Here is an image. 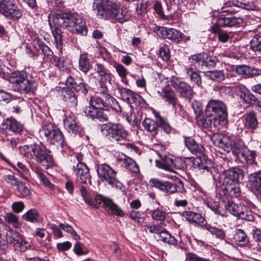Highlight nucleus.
Wrapping results in <instances>:
<instances>
[{"label":"nucleus","instance_id":"54","mask_svg":"<svg viewBox=\"0 0 261 261\" xmlns=\"http://www.w3.org/2000/svg\"><path fill=\"white\" fill-rule=\"evenodd\" d=\"M233 238L236 241L243 242L244 244L248 242V239L247 238V235L244 231L241 229H236Z\"/></svg>","mask_w":261,"mask_h":261},{"label":"nucleus","instance_id":"10","mask_svg":"<svg viewBox=\"0 0 261 261\" xmlns=\"http://www.w3.org/2000/svg\"><path fill=\"white\" fill-rule=\"evenodd\" d=\"M25 71H16L12 73V83L15 90L21 93H28L32 91L33 83L28 79Z\"/></svg>","mask_w":261,"mask_h":261},{"label":"nucleus","instance_id":"46","mask_svg":"<svg viewBox=\"0 0 261 261\" xmlns=\"http://www.w3.org/2000/svg\"><path fill=\"white\" fill-rule=\"evenodd\" d=\"M243 205H244L241 204L239 205L232 201H228L225 204V208L231 215L238 217L240 214V212L241 211L240 209H242Z\"/></svg>","mask_w":261,"mask_h":261},{"label":"nucleus","instance_id":"32","mask_svg":"<svg viewBox=\"0 0 261 261\" xmlns=\"http://www.w3.org/2000/svg\"><path fill=\"white\" fill-rule=\"evenodd\" d=\"M130 17V14L126 9H120L118 6L117 11L114 13V16L112 17L111 19L115 20L120 23H123L128 21Z\"/></svg>","mask_w":261,"mask_h":261},{"label":"nucleus","instance_id":"17","mask_svg":"<svg viewBox=\"0 0 261 261\" xmlns=\"http://www.w3.org/2000/svg\"><path fill=\"white\" fill-rule=\"evenodd\" d=\"M151 187H155L160 190L168 194H172L177 191L176 184L168 181L163 180L158 178H153L149 180Z\"/></svg>","mask_w":261,"mask_h":261},{"label":"nucleus","instance_id":"49","mask_svg":"<svg viewBox=\"0 0 261 261\" xmlns=\"http://www.w3.org/2000/svg\"><path fill=\"white\" fill-rule=\"evenodd\" d=\"M251 48L257 55H261V35H255L250 41Z\"/></svg>","mask_w":261,"mask_h":261},{"label":"nucleus","instance_id":"19","mask_svg":"<svg viewBox=\"0 0 261 261\" xmlns=\"http://www.w3.org/2000/svg\"><path fill=\"white\" fill-rule=\"evenodd\" d=\"M157 35L163 39H168L178 43L182 39L181 33L174 29L159 27L156 30Z\"/></svg>","mask_w":261,"mask_h":261},{"label":"nucleus","instance_id":"53","mask_svg":"<svg viewBox=\"0 0 261 261\" xmlns=\"http://www.w3.org/2000/svg\"><path fill=\"white\" fill-rule=\"evenodd\" d=\"M59 226L60 228L70 233L75 240H78L81 239L80 236L76 233L72 226L68 224L60 223Z\"/></svg>","mask_w":261,"mask_h":261},{"label":"nucleus","instance_id":"43","mask_svg":"<svg viewBox=\"0 0 261 261\" xmlns=\"http://www.w3.org/2000/svg\"><path fill=\"white\" fill-rule=\"evenodd\" d=\"M192 108L194 112V113L196 116V118L197 120V124L202 127L204 128V126L200 124L199 123V120L206 119V117L202 116L203 112L202 109L199 103V102L196 100H194L192 103Z\"/></svg>","mask_w":261,"mask_h":261},{"label":"nucleus","instance_id":"51","mask_svg":"<svg viewBox=\"0 0 261 261\" xmlns=\"http://www.w3.org/2000/svg\"><path fill=\"white\" fill-rule=\"evenodd\" d=\"M240 210L238 218L248 221H253L254 220V216L252 212L247 209L245 205H243Z\"/></svg>","mask_w":261,"mask_h":261},{"label":"nucleus","instance_id":"31","mask_svg":"<svg viewBox=\"0 0 261 261\" xmlns=\"http://www.w3.org/2000/svg\"><path fill=\"white\" fill-rule=\"evenodd\" d=\"M236 72L241 75H245L248 76H253L259 75L261 70L245 65H239L236 68Z\"/></svg>","mask_w":261,"mask_h":261},{"label":"nucleus","instance_id":"6","mask_svg":"<svg viewBox=\"0 0 261 261\" xmlns=\"http://www.w3.org/2000/svg\"><path fill=\"white\" fill-rule=\"evenodd\" d=\"M40 134V136L44 138L49 143L63 146L64 138L62 133L51 122L44 121Z\"/></svg>","mask_w":261,"mask_h":261},{"label":"nucleus","instance_id":"15","mask_svg":"<svg viewBox=\"0 0 261 261\" xmlns=\"http://www.w3.org/2000/svg\"><path fill=\"white\" fill-rule=\"evenodd\" d=\"M171 82V85L179 93L181 97L189 100L192 99L195 92L188 83L177 79H172Z\"/></svg>","mask_w":261,"mask_h":261},{"label":"nucleus","instance_id":"2","mask_svg":"<svg viewBox=\"0 0 261 261\" xmlns=\"http://www.w3.org/2000/svg\"><path fill=\"white\" fill-rule=\"evenodd\" d=\"M206 119L199 120V123L205 128L215 132L227 122V110L226 105L219 100L210 99L206 106Z\"/></svg>","mask_w":261,"mask_h":261},{"label":"nucleus","instance_id":"28","mask_svg":"<svg viewBox=\"0 0 261 261\" xmlns=\"http://www.w3.org/2000/svg\"><path fill=\"white\" fill-rule=\"evenodd\" d=\"M158 114H155L156 120L152 119L146 118L142 122V125L144 129L146 130L152 137H155L159 129L157 123V116Z\"/></svg>","mask_w":261,"mask_h":261},{"label":"nucleus","instance_id":"18","mask_svg":"<svg viewBox=\"0 0 261 261\" xmlns=\"http://www.w3.org/2000/svg\"><path fill=\"white\" fill-rule=\"evenodd\" d=\"M95 201L96 204H95L98 206V207H99L98 204L103 203L102 206L108 208V211H110V213L112 214L119 216H123L124 215V213L122 210L111 199L105 198L100 195H97L95 197Z\"/></svg>","mask_w":261,"mask_h":261},{"label":"nucleus","instance_id":"27","mask_svg":"<svg viewBox=\"0 0 261 261\" xmlns=\"http://www.w3.org/2000/svg\"><path fill=\"white\" fill-rule=\"evenodd\" d=\"M65 128L68 132L76 134L83 130V127L75 118L72 116L67 117L64 121Z\"/></svg>","mask_w":261,"mask_h":261},{"label":"nucleus","instance_id":"34","mask_svg":"<svg viewBox=\"0 0 261 261\" xmlns=\"http://www.w3.org/2000/svg\"><path fill=\"white\" fill-rule=\"evenodd\" d=\"M248 179L249 185L252 190L256 191L261 188V170L250 174Z\"/></svg>","mask_w":261,"mask_h":261},{"label":"nucleus","instance_id":"21","mask_svg":"<svg viewBox=\"0 0 261 261\" xmlns=\"http://www.w3.org/2000/svg\"><path fill=\"white\" fill-rule=\"evenodd\" d=\"M85 114L92 119H96L99 121H106L109 119V111L108 108H86Z\"/></svg>","mask_w":261,"mask_h":261},{"label":"nucleus","instance_id":"37","mask_svg":"<svg viewBox=\"0 0 261 261\" xmlns=\"http://www.w3.org/2000/svg\"><path fill=\"white\" fill-rule=\"evenodd\" d=\"M203 73L206 77L214 81L221 82L225 80V75L223 70H210Z\"/></svg>","mask_w":261,"mask_h":261},{"label":"nucleus","instance_id":"47","mask_svg":"<svg viewBox=\"0 0 261 261\" xmlns=\"http://www.w3.org/2000/svg\"><path fill=\"white\" fill-rule=\"evenodd\" d=\"M23 220L35 223L39 221L40 216L37 211L35 209H31L22 216Z\"/></svg>","mask_w":261,"mask_h":261},{"label":"nucleus","instance_id":"57","mask_svg":"<svg viewBox=\"0 0 261 261\" xmlns=\"http://www.w3.org/2000/svg\"><path fill=\"white\" fill-rule=\"evenodd\" d=\"M218 60L215 56H207L205 58H204L202 61V67L210 68L215 67L216 65Z\"/></svg>","mask_w":261,"mask_h":261},{"label":"nucleus","instance_id":"14","mask_svg":"<svg viewBox=\"0 0 261 261\" xmlns=\"http://www.w3.org/2000/svg\"><path fill=\"white\" fill-rule=\"evenodd\" d=\"M110 95L107 89L100 90L91 97L89 101L90 107L88 108H108Z\"/></svg>","mask_w":261,"mask_h":261},{"label":"nucleus","instance_id":"59","mask_svg":"<svg viewBox=\"0 0 261 261\" xmlns=\"http://www.w3.org/2000/svg\"><path fill=\"white\" fill-rule=\"evenodd\" d=\"M36 173L42 183L45 186L48 187L50 189H54V185H53L49 180L46 177L44 173L40 170H36Z\"/></svg>","mask_w":261,"mask_h":261},{"label":"nucleus","instance_id":"64","mask_svg":"<svg viewBox=\"0 0 261 261\" xmlns=\"http://www.w3.org/2000/svg\"><path fill=\"white\" fill-rule=\"evenodd\" d=\"M159 56L163 61H168L170 57L169 49L166 45L161 47L159 51Z\"/></svg>","mask_w":261,"mask_h":261},{"label":"nucleus","instance_id":"9","mask_svg":"<svg viewBox=\"0 0 261 261\" xmlns=\"http://www.w3.org/2000/svg\"><path fill=\"white\" fill-rule=\"evenodd\" d=\"M7 235V239L2 238L0 235V248H2L3 250L7 248L8 242L12 244L21 252L25 251L31 246L30 243L25 240L17 232L11 231Z\"/></svg>","mask_w":261,"mask_h":261},{"label":"nucleus","instance_id":"42","mask_svg":"<svg viewBox=\"0 0 261 261\" xmlns=\"http://www.w3.org/2000/svg\"><path fill=\"white\" fill-rule=\"evenodd\" d=\"M222 189L225 191V194L229 195L231 197L237 198L241 195V190L239 183L222 187Z\"/></svg>","mask_w":261,"mask_h":261},{"label":"nucleus","instance_id":"23","mask_svg":"<svg viewBox=\"0 0 261 261\" xmlns=\"http://www.w3.org/2000/svg\"><path fill=\"white\" fill-rule=\"evenodd\" d=\"M2 129L6 131V134L11 132L18 133L22 129V125L13 118L6 119L2 124Z\"/></svg>","mask_w":261,"mask_h":261},{"label":"nucleus","instance_id":"5","mask_svg":"<svg viewBox=\"0 0 261 261\" xmlns=\"http://www.w3.org/2000/svg\"><path fill=\"white\" fill-rule=\"evenodd\" d=\"M96 171L98 176L106 185L116 189L124 188L123 184L117 178V172L109 165L97 164Z\"/></svg>","mask_w":261,"mask_h":261},{"label":"nucleus","instance_id":"62","mask_svg":"<svg viewBox=\"0 0 261 261\" xmlns=\"http://www.w3.org/2000/svg\"><path fill=\"white\" fill-rule=\"evenodd\" d=\"M51 63L62 71L66 70L68 66V63L66 61L61 58H59L56 57L55 58V61H52Z\"/></svg>","mask_w":261,"mask_h":261},{"label":"nucleus","instance_id":"1","mask_svg":"<svg viewBox=\"0 0 261 261\" xmlns=\"http://www.w3.org/2000/svg\"><path fill=\"white\" fill-rule=\"evenodd\" d=\"M54 27H51L57 48L62 52L63 41L62 31L59 27L73 33L86 36L87 28L85 20L76 13H58L53 15Z\"/></svg>","mask_w":261,"mask_h":261},{"label":"nucleus","instance_id":"44","mask_svg":"<svg viewBox=\"0 0 261 261\" xmlns=\"http://www.w3.org/2000/svg\"><path fill=\"white\" fill-rule=\"evenodd\" d=\"M193 166L195 169L202 170L203 172H205V171L207 172H211L212 167L211 163L204 164L199 158H196L193 159Z\"/></svg>","mask_w":261,"mask_h":261},{"label":"nucleus","instance_id":"16","mask_svg":"<svg viewBox=\"0 0 261 261\" xmlns=\"http://www.w3.org/2000/svg\"><path fill=\"white\" fill-rule=\"evenodd\" d=\"M118 90L121 99L130 105L132 107L137 106L140 103L141 96L132 90L120 87L118 88Z\"/></svg>","mask_w":261,"mask_h":261},{"label":"nucleus","instance_id":"35","mask_svg":"<svg viewBox=\"0 0 261 261\" xmlns=\"http://www.w3.org/2000/svg\"><path fill=\"white\" fill-rule=\"evenodd\" d=\"M91 68L88 54H81L79 60V68L82 72L87 73Z\"/></svg>","mask_w":261,"mask_h":261},{"label":"nucleus","instance_id":"26","mask_svg":"<svg viewBox=\"0 0 261 261\" xmlns=\"http://www.w3.org/2000/svg\"><path fill=\"white\" fill-rule=\"evenodd\" d=\"M216 23L219 27H237L243 23V19L240 17H219L216 20Z\"/></svg>","mask_w":261,"mask_h":261},{"label":"nucleus","instance_id":"55","mask_svg":"<svg viewBox=\"0 0 261 261\" xmlns=\"http://www.w3.org/2000/svg\"><path fill=\"white\" fill-rule=\"evenodd\" d=\"M157 123L158 127H160L163 131L167 134H169L172 129L169 123L159 115L157 116Z\"/></svg>","mask_w":261,"mask_h":261},{"label":"nucleus","instance_id":"48","mask_svg":"<svg viewBox=\"0 0 261 261\" xmlns=\"http://www.w3.org/2000/svg\"><path fill=\"white\" fill-rule=\"evenodd\" d=\"M204 57L201 54H196L192 55L189 58V62L191 63V65L194 66V68H201L203 69L202 67V61H203Z\"/></svg>","mask_w":261,"mask_h":261},{"label":"nucleus","instance_id":"30","mask_svg":"<svg viewBox=\"0 0 261 261\" xmlns=\"http://www.w3.org/2000/svg\"><path fill=\"white\" fill-rule=\"evenodd\" d=\"M119 160L123 163L125 168L131 172L138 173L139 172V167L137 163L132 158L122 153L119 155Z\"/></svg>","mask_w":261,"mask_h":261},{"label":"nucleus","instance_id":"45","mask_svg":"<svg viewBox=\"0 0 261 261\" xmlns=\"http://www.w3.org/2000/svg\"><path fill=\"white\" fill-rule=\"evenodd\" d=\"M207 206L213 211L216 214L221 216L222 217H226L225 213L219 206L218 202L214 201L212 199L207 200L206 202Z\"/></svg>","mask_w":261,"mask_h":261},{"label":"nucleus","instance_id":"41","mask_svg":"<svg viewBox=\"0 0 261 261\" xmlns=\"http://www.w3.org/2000/svg\"><path fill=\"white\" fill-rule=\"evenodd\" d=\"M244 155L241 156V159H243L246 164L248 165H257L255 159L257 156L256 152L254 150H250L248 147H246V150H245Z\"/></svg>","mask_w":261,"mask_h":261},{"label":"nucleus","instance_id":"7","mask_svg":"<svg viewBox=\"0 0 261 261\" xmlns=\"http://www.w3.org/2000/svg\"><path fill=\"white\" fill-rule=\"evenodd\" d=\"M100 131L103 135L109 136L112 140L120 144H122L121 142L126 140L128 136L127 131L120 123L109 122L103 124L100 126Z\"/></svg>","mask_w":261,"mask_h":261},{"label":"nucleus","instance_id":"22","mask_svg":"<svg viewBox=\"0 0 261 261\" xmlns=\"http://www.w3.org/2000/svg\"><path fill=\"white\" fill-rule=\"evenodd\" d=\"M211 141L216 146L226 152L230 151L229 146L231 141L227 136L223 134L214 133L211 137Z\"/></svg>","mask_w":261,"mask_h":261},{"label":"nucleus","instance_id":"12","mask_svg":"<svg viewBox=\"0 0 261 261\" xmlns=\"http://www.w3.org/2000/svg\"><path fill=\"white\" fill-rule=\"evenodd\" d=\"M244 171L238 167L231 168L225 171L220 178L222 187L239 184L244 178Z\"/></svg>","mask_w":261,"mask_h":261},{"label":"nucleus","instance_id":"60","mask_svg":"<svg viewBox=\"0 0 261 261\" xmlns=\"http://www.w3.org/2000/svg\"><path fill=\"white\" fill-rule=\"evenodd\" d=\"M94 71L99 76L101 77V79L103 77L106 78L107 76H109V74L107 73V70L105 66L101 63H96L94 67Z\"/></svg>","mask_w":261,"mask_h":261},{"label":"nucleus","instance_id":"33","mask_svg":"<svg viewBox=\"0 0 261 261\" xmlns=\"http://www.w3.org/2000/svg\"><path fill=\"white\" fill-rule=\"evenodd\" d=\"M185 143L188 149L193 153L196 154L202 153L203 148L200 144L197 143L195 141L190 137L185 138Z\"/></svg>","mask_w":261,"mask_h":261},{"label":"nucleus","instance_id":"39","mask_svg":"<svg viewBox=\"0 0 261 261\" xmlns=\"http://www.w3.org/2000/svg\"><path fill=\"white\" fill-rule=\"evenodd\" d=\"M187 74L190 79L191 82L194 83L198 87H202V80L197 69L193 67H190L187 69Z\"/></svg>","mask_w":261,"mask_h":261},{"label":"nucleus","instance_id":"4","mask_svg":"<svg viewBox=\"0 0 261 261\" xmlns=\"http://www.w3.org/2000/svg\"><path fill=\"white\" fill-rule=\"evenodd\" d=\"M24 155L28 158L34 160L38 163H44L43 165L46 169L54 165L53 157L49 154V151L44 147L37 144L24 145L22 148Z\"/></svg>","mask_w":261,"mask_h":261},{"label":"nucleus","instance_id":"24","mask_svg":"<svg viewBox=\"0 0 261 261\" xmlns=\"http://www.w3.org/2000/svg\"><path fill=\"white\" fill-rule=\"evenodd\" d=\"M238 92L239 96L245 103L249 105H254L257 99L256 97L243 85H239L237 86Z\"/></svg>","mask_w":261,"mask_h":261},{"label":"nucleus","instance_id":"61","mask_svg":"<svg viewBox=\"0 0 261 261\" xmlns=\"http://www.w3.org/2000/svg\"><path fill=\"white\" fill-rule=\"evenodd\" d=\"M166 213L164 211L157 208L152 211L151 217L152 219L156 221H163L166 218Z\"/></svg>","mask_w":261,"mask_h":261},{"label":"nucleus","instance_id":"20","mask_svg":"<svg viewBox=\"0 0 261 261\" xmlns=\"http://www.w3.org/2000/svg\"><path fill=\"white\" fill-rule=\"evenodd\" d=\"M74 171L76 175L77 180L81 183L85 184H91V176L87 165L83 163H78Z\"/></svg>","mask_w":261,"mask_h":261},{"label":"nucleus","instance_id":"56","mask_svg":"<svg viewBox=\"0 0 261 261\" xmlns=\"http://www.w3.org/2000/svg\"><path fill=\"white\" fill-rule=\"evenodd\" d=\"M81 194L86 203L97 208L98 206L95 204L94 202L90 197L88 191L85 187L82 186L80 189Z\"/></svg>","mask_w":261,"mask_h":261},{"label":"nucleus","instance_id":"50","mask_svg":"<svg viewBox=\"0 0 261 261\" xmlns=\"http://www.w3.org/2000/svg\"><path fill=\"white\" fill-rule=\"evenodd\" d=\"M114 68L117 73L121 79L122 82L127 85L126 75L128 72L125 67L122 64L118 63L114 65Z\"/></svg>","mask_w":261,"mask_h":261},{"label":"nucleus","instance_id":"38","mask_svg":"<svg viewBox=\"0 0 261 261\" xmlns=\"http://www.w3.org/2000/svg\"><path fill=\"white\" fill-rule=\"evenodd\" d=\"M204 229L208 231L213 236L220 240H224L225 238L226 234L225 231L221 228L212 226L210 224L204 225Z\"/></svg>","mask_w":261,"mask_h":261},{"label":"nucleus","instance_id":"58","mask_svg":"<svg viewBox=\"0 0 261 261\" xmlns=\"http://www.w3.org/2000/svg\"><path fill=\"white\" fill-rule=\"evenodd\" d=\"M42 53L44 54L45 57L49 62H51L52 61H55V56H54L53 51L49 47L45 44H42L40 46Z\"/></svg>","mask_w":261,"mask_h":261},{"label":"nucleus","instance_id":"63","mask_svg":"<svg viewBox=\"0 0 261 261\" xmlns=\"http://www.w3.org/2000/svg\"><path fill=\"white\" fill-rule=\"evenodd\" d=\"M5 220L8 223L13 225L15 227L18 225V217L12 213L6 214Z\"/></svg>","mask_w":261,"mask_h":261},{"label":"nucleus","instance_id":"11","mask_svg":"<svg viewBox=\"0 0 261 261\" xmlns=\"http://www.w3.org/2000/svg\"><path fill=\"white\" fill-rule=\"evenodd\" d=\"M0 13L10 20H18L22 17L23 10L14 1L2 0L0 1Z\"/></svg>","mask_w":261,"mask_h":261},{"label":"nucleus","instance_id":"52","mask_svg":"<svg viewBox=\"0 0 261 261\" xmlns=\"http://www.w3.org/2000/svg\"><path fill=\"white\" fill-rule=\"evenodd\" d=\"M16 187H17L19 196L20 197H26L30 196L31 194L30 189L26 186L23 181H20Z\"/></svg>","mask_w":261,"mask_h":261},{"label":"nucleus","instance_id":"36","mask_svg":"<svg viewBox=\"0 0 261 261\" xmlns=\"http://www.w3.org/2000/svg\"><path fill=\"white\" fill-rule=\"evenodd\" d=\"M244 123L246 127L252 129H256L258 125L257 119L254 112L246 113L244 116Z\"/></svg>","mask_w":261,"mask_h":261},{"label":"nucleus","instance_id":"40","mask_svg":"<svg viewBox=\"0 0 261 261\" xmlns=\"http://www.w3.org/2000/svg\"><path fill=\"white\" fill-rule=\"evenodd\" d=\"M158 154L161 160L160 162L159 163V167L166 170L171 171V167L174 160L169 156H166L165 154H162L160 153H158Z\"/></svg>","mask_w":261,"mask_h":261},{"label":"nucleus","instance_id":"13","mask_svg":"<svg viewBox=\"0 0 261 261\" xmlns=\"http://www.w3.org/2000/svg\"><path fill=\"white\" fill-rule=\"evenodd\" d=\"M163 223H161L160 225H148L146 228L150 233H154L156 234V239L159 242H163L169 245H176L177 244L176 239L167 231L161 228V226Z\"/></svg>","mask_w":261,"mask_h":261},{"label":"nucleus","instance_id":"3","mask_svg":"<svg viewBox=\"0 0 261 261\" xmlns=\"http://www.w3.org/2000/svg\"><path fill=\"white\" fill-rule=\"evenodd\" d=\"M65 84L67 88L63 90V99L69 107L75 108L77 105V98L71 89H74L76 92L86 95L88 94L89 87L83 80L80 82L75 81L71 76H69L67 78Z\"/></svg>","mask_w":261,"mask_h":261},{"label":"nucleus","instance_id":"29","mask_svg":"<svg viewBox=\"0 0 261 261\" xmlns=\"http://www.w3.org/2000/svg\"><path fill=\"white\" fill-rule=\"evenodd\" d=\"M230 151L238 160L241 161V156L244 155L245 150H246L247 146L241 141L230 143Z\"/></svg>","mask_w":261,"mask_h":261},{"label":"nucleus","instance_id":"8","mask_svg":"<svg viewBox=\"0 0 261 261\" xmlns=\"http://www.w3.org/2000/svg\"><path fill=\"white\" fill-rule=\"evenodd\" d=\"M118 6L112 0H94L92 10L100 18L111 19Z\"/></svg>","mask_w":261,"mask_h":261},{"label":"nucleus","instance_id":"25","mask_svg":"<svg viewBox=\"0 0 261 261\" xmlns=\"http://www.w3.org/2000/svg\"><path fill=\"white\" fill-rule=\"evenodd\" d=\"M158 93L163 99L171 105L173 108H175L176 106L180 109L182 108L181 105L178 103V99L174 91L170 89H163L162 91H159Z\"/></svg>","mask_w":261,"mask_h":261}]
</instances>
